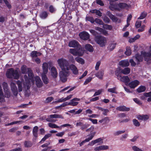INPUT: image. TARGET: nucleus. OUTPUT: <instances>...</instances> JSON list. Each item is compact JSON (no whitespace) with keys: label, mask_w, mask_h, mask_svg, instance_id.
Wrapping results in <instances>:
<instances>
[{"label":"nucleus","mask_w":151,"mask_h":151,"mask_svg":"<svg viewBox=\"0 0 151 151\" xmlns=\"http://www.w3.org/2000/svg\"><path fill=\"white\" fill-rule=\"evenodd\" d=\"M57 62L61 70L59 73V76L61 81L64 82L67 80V77L69 75L70 69L74 74H76V67L74 65H69L68 61L65 59L61 58L58 59Z\"/></svg>","instance_id":"1"},{"label":"nucleus","mask_w":151,"mask_h":151,"mask_svg":"<svg viewBox=\"0 0 151 151\" xmlns=\"http://www.w3.org/2000/svg\"><path fill=\"white\" fill-rule=\"evenodd\" d=\"M27 73L29 78L27 75H24L23 77L22 76L20 77L21 81L18 80L16 82L19 92L23 91L26 94H28L29 92V89L31 86L30 80L34 76L30 68H28Z\"/></svg>","instance_id":"2"},{"label":"nucleus","mask_w":151,"mask_h":151,"mask_svg":"<svg viewBox=\"0 0 151 151\" xmlns=\"http://www.w3.org/2000/svg\"><path fill=\"white\" fill-rule=\"evenodd\" d=\"M6 76L9 78H13L15 79H18L19 77L18 71L14 70L13 68L8 69L6 73Z\"/></svg>","instance_id":"3"},{"label":"nucleus","mask_w":151,"mask_h":151,"mask_svg":"<svg viewBox=\"0 0 151 151\" xmlns=\"http://www.w3.org/2000/svg\"><path fill=\"white\" fill-rule=\"evenodd\" d=\"M84 52V50L78 42L76 41V56H82Z\"/></svg>","instance_id":"4"},{"label":"nucleus","mask_w":151,"mask_h":151,"mask_svg":"<svg viewBox=\"0 0 151 151\" xmlns=\"http://www.w3.org/2000/svg\"><path fill=\"white\" fill-rule=\"evenodd\" d=\"M96 41L101 47L105 46L107 43L106 38L101 36L97 37L96 39Z\"/></svg>","instance_id":"5"},{"label":"nucleus","mask_w":151,"mask_h":151,"mask_svg":"<svg viewBox=\"0 0 151 151\" xmlns=\"http://www.w3.org/2000/svg\"><path fill=\"white\" fill-rule=\"evenodd\" d=\"M49 118H46V120L48 122H55L56 120H52L51 119L52 118H61L63 119V117L61 115L58 114H51L49 116Z\"/></svg>","instance_id":"6"},{"label":"nucleus","mask_w":151,"mask_h":151,"mask_svg":"<svg viewBox=\"0 0 151 151\" xmlns=\"http://www.w3.org/2000/svg\"><path fill=\"white\" fill-rule=\"evenodd\" d=\"M79 36L81 39L85 40L89 39L90 37L89 33L86 31H83L80 33Z\"/></svg>","instance_id":"7"},{"label":"nucleus","mask_w":151,"mask_h":151,"mask_svg":"<svg viewBox=\"0 0 151 151\" xmlns=\"http://www.w3.org/2000/svg\"><path fill=\"white\" fill-rule=\"evenodd\" d=\"M10 85L11 90L14 95L17 96L18 94V91L19 92L18 88H17L15 84L13 82H11Z\"/></svg>","instance_id":"8"},{"label":"nucleus","mask_w":151,"mask_h":151,"mask_svg":"<svg viewBox=\"0 0 151 151\" xmlns=\"http://www.w3.org/2000/svg\"><path fill=\"white\" fill-rule=\"evenodd\" d=\"M150 52H144L142 54L144 56L145 60L149 61L151 60V44L149 47Z\"/></svg>","instance_id":"9"},{"label":"nucleus","mask_w":151,"mask_h":151,"mask_svg":"<svg viewBox=\"0 0 151 151\" xmlns=\"http://www.w3.org/2000/svg\"><path fill=\"white\" fill-rule=\"evenodd\" d=\"M117 77V79L125 83H128L130 81V79L127 76H125L122 77L119 74H116Z\"/></svg>","instance_id":"10"},{"label":"nucleus","mask_w":151,"mask_h":151,"mask_svg":"<svg viewBox=\"0 0 151 151\" xmlns=\"http://www.w3.org/2000/svg\"><path fill=\"white\" fill-rule=\"evenodd\" d=\"M108 15L113 22L119 23L121 22L120 19L112 14L110 12H108Z\"/></svg>","instance_id":"11"},{"label":"nucleus","mask_w":151,"mask_h":151,"mask_svg":"<svg viewBox=\"0 0 151 151\" xmlns=\"http://www.w3.org/2000/svg\"><path fill=\"white\" fill-rule=\"evenodd\" d=\"M35 81L37 87L40 88L42 86L43 83L39 76H36L35 77Z\"/></svg>","instance_id":"12"},{"label":"nucleus","mask_w":151,"mask_h":151,"mask_svg":"<svg viewBox=\"0 0 151 151\" xmlns=\"http://www.w3.org/2000/svg\"><path fill=\"white\" fill-rule=\"evenodd\" d=\"M96 133V132H94L92 133L91 134V136L88 138H87L84 140L82 141L81 143L79 144L80 146H82L85 143L89 142L90 140H91L93 138L94 135Z\"/></svg>","instance_id":"13"},{"label":"nucleus","mask_w":151,"mask_h":151,"mask_svg":"<svg viewBox=\"0 0 151 151\" xmlns=\"http://www.w3.org/2000/svg\"><path fill=\"white\" fill-rule=\"evenodd\" d=\"M142 52L141 53L142 55L137 54L135 55V58L136 59V61L137 64L139 63L140 62L142 61L143 59L142 56L144 57V55L142 54H143V52Z\"/></svg>","instance_id":"14"},{"label":"nucleus","mask_w":151,"mask_h":151,"mask_svg":"<svg viewBox=\"0 0 151 151\" xmlns=\"http://www.w3.org/2000/svg\"><path fill=\"white\" fill-rule=\"evenodd\" d=\"M139 82L137 80L133 81L129 84V86L132 88H134L136 87L139 84Z\"/></svg>","instance_id":"15"},{"label":"nucleus","mask_w":151,"mask_h":151,"mask_svg":"<svg viewBox=\"0 0 151 151\" xmlns=\"http://www.w3.org/2000/svg\"><path fill=\"white\" fill-rule=\"evenodd\" d=\"M149 118V116L147 115H139L137 116V118L138 119L142 121H146Z\"/></svg>","instance_id":"16"},{"label":"nucleus","mask_w":151,"mask_h":151,"mask_svg":"<svg viewBox=\"0 0 151 151\" xmlns=\"http://www.w3.org/2000/svg\"><path fill=\"white\" fill-rule=\"evenodd\" d=\"M119 64L122 67H125L128 66L129 65V63L128 60H125L119 62Z\"/></svg>","instance_id":"17"},{"label":"nucleus","mask_w":151,"mask_h":151,"mask_svg":"<svg viewBox=\"0 0 151 151\" xmlns=\"http://www.w3.org/2000/svg\"><path fill=\"white\" fill-rule=\"evenodd\" d=\"M51 74L52 76L54 78H56L58 76V72L56 68L54 67L51 68Z\"/></svg>","instance_id":"18"},{"label":"nucleus","mask_w":151,"mask_h":151,"mask_svg":"<svg viewBox=\"0 0 151 151\" xmlns=\"http://www.w3.org/2000/svg\"><path fill=\"white\" fill-rule=\"evenodd\" d=\"M116 109L122 111H128L130 110L129 108L126 107L125 106H120L116 108Z\"/></svg>","instance_id":"19"},{"label":"nucleus","mask_w":151,"mask_h":151,"mask_svg":"<svg viewBox=\"0 0 151 151\" xmlns=\"http://www.w3.org/2000/svg\"><path fill=\"white\" fill-rule=\"evenodd\" d=\"M84 48L86 50L90 52H92L94 50L92 46L90 44H86L84 46Z\"/></svg>","instance_id":"20"},{"label":"nucleus","mask_w":151,"mask_h":151,"mask_svg":"<svg viewBox=\"0 0 151 151\" xmlns=\"http://www.w3.org/2000/svg\"><path fill=\"white\" fill-rule=\"evenodd\" d=\"M48 65L46 63H44L42 65V69L43 72L42 74H46L47 73L48 70Z\"/></svg>","instance_id":"21"},{"label":"nucleus","mask_w":151,"mask_h":151,"mask_svg":"<svg viewBox=\"0 0 151 151\" xmlns=\"http://www.w3.org/2000/svg\"><path fill=\"white\" fill-rule=\"evenodd\" d=\"M104 74V71L102 70H100L96 74L95 76L100 79H102Z\"/></svg>","instance_id":"22"},{"label":"nucleus","mask_w":151,"mask_h":151,"mask_svg":"<svg viewBox=\"0 0 151 151\" xmlns=\"http://www.w3.org/2000/svg\"><path fill=\"white\" fill-rule=\"evenodd\" d=\"M26 66L25 65H23L20 68V70L21 73L23 74L26 75L27 72V69Z\"/></svg>","instance_id":"23"},{"label":"nucleus","mask_w":151,"mask_h":151,"mask_svg":"<svg viewBox=\"0 0 151 151\" xmlns=\"http://www.w3.org/2000/svg\"><path fill=\"white\" fill-rule=\"evenodd\" d=\"M41 54V53L36 51H33L31 53V56L32 57V59L35 58L36 57L40 55Z\"/></svg>","instance_id":"24"},{"label":"nucleus","mask_w":151,"mask_h":151,"mask_svg":"<svg viewBox=\"0 0 151 151\" xmlns=\"http://www.w3.org/2000/svg\"><path fill=\"white\" fill-rule=\"evenodd\" d=\"M38 127L37 126H36L34 127L32 130V134L33 135L35 138H37L38 136Z\"/></svg>","instance_id":"25"},{"label":"nucleus","mask_w":151,"mask_h":151,"mask_svg":"<svg viewBox=\"0 0 151 151\" xmlns=\"http://www.w3.org/2000/svg\"><path fill=\"white\" fill-rule=\"evenodd\" d=\"M130 69L127 67L122 70L121 72L124 75H127L130 73Z\"/></svg>","instance_id":"26"},{"label":"nucleus","mask_w":151,"mask_h":151,"mask_svg":"<svg viewBox=\"0 0 151 151\" xmlns=\"http://www.w3.org/2000/svg\"><path fill=\"white\" fill-rule=\"evenodd\" d=\"M42 79L45 84H47L49 82V80L45 74H42Z\"/></svg>","instance_id":"27"},{"label":"nucleus","mask_w":151,"mask_h":151,"mask_svg":"<svg viewBox=\"0 0 151 151\" xmlns=\"http://www.w3.org/2000/svg\"><path fill=\"white\" fill-rule=\"evenodd\" d=\"M146 87L144 86H140L137 89V91L139 93L143 92L145 91Z\"/></svg>","instance_id":"28"},{"label":"nucleus","mask_w":151,"mask_h":151,"mask_svg":"<svg viewBox=\"0 0 151 151\" xmlns=\"http://www.w3.org/2000/svg\"><path fill=\"white\" fill-rule=\"evenodd\" d=\"M116 45V43L114 42L110 43L108 47L110 51L112 50L115 48Z\"/></svg>","instance_id":"29"},{"label":"nucleus","mask_w":151,"mask_h":151,"mask_svg":"<svg viewBox=\"0 0 151 151\" xmlns=\"http://www.w3.org/2000/svg\"><path fill=\"white\" fill-rule=\"evenodd\" d=\"M118 6L122 9L127 8L128 7V5L125 3L121 2L119 4Z\"/></svg>","instance_id":"30"},{"label":"nucleus","mask_w":151,"mask_h":151,"mask_svg":"<svg viewBox=\"0 0 151 151\" xmlns=\"http://www.w3.org/2000/svg\"><path fill=\"white\" fill-rule=\"evenodd\" d=\"M76 61L82 65L84 64L85 63V61L84 59L80 57L76 58Z\"/></svg>","instance_id":"31"},{"label":"nucleus","mask_w":151,"mask_h":151,"mask_svg":"<svg viewBox=\"0 0 151 151\" xmlns=\"http://www.w3.org/2000/svg\"><path fill=\"white\" fill-rule=\"evenodd\" d=\"M24 145L25 147H29L32 146V144L30 141H26L24 142Z\"/></svg>","instance_id":"32"},{"label":"nucleus","mask_w":151,"mask_h":151,"mask_svg":"<svg viewBox=\"0 0 151 151\" xmlns=\"http://www.w3.org/2000/svg\"><path fill=\"white\" fill-rule=\"evenodd\" d=\"M108 91L113 93L116 94L117 92H116V87L113 88H109L107 90Z\"/></svg>","instance_id":"33"},{"label":"nucleus","mask_w":151,"mask_h":151,"mask_svg":"<svg viewBox=\"0 0 151 151\" xmlns=\"http://www.w3.org/2000/svg\"><path fill=\"white\" fill-rule=\"evenodd\" d=\"M48 126L52 128H59L60 129H61V128H60V127L57 125L56 124L51 123H49Z\"/></svg>","instance_id":"34"},{"label":"nucleus","mask_w":151,"mask_h":151,"mask_svg":"<svg viewBox=\"0 0 151 151\" xmlns=\"http://www.w3.org/2000/svg\"><path fill=\"white\" fill-rule=\"evenodd\" d=\"M147 14V13L146 12H143L141 14L140 17H138V19H144L146 17Z\"/></svg>","instance_id":"35"},{"label":"nucleus","mask_w":151,"mask_h":151,"mask_svg":"<svg viewBox=\"0 0 151 151\" xmlns=\"http://www.w3.org/2000/svg\"><path fill=\"white\" fill-rule=\"evenodd\" d=\"M52 134H49L45 135L44 137L42 138L40 142H44L46 139H48L49 137H50Z\"/></svg>","instance_id":"36"},{"label":"nucleus","mask_w":151,"mask_h":151,"mask_svg":"<svg viewBox=\"0 0 151 151\" xmlns=\"http://www.w3.org/2000/svg\"><path fill=\"white\" fill-rule=\"evenodd\" d=\"M103 27L104 29H108L110 30H111L112 28V26L111 25L107 24H103Z\"/></svg>","instance_id":"37"},{"label":"nucleus","mask_w":151,"mask_h":151,"mask_svg":"<svg viewBox=\"0 0 151 151\" xmlns=\"http://www.w3.org/2000/svg\"><path fill=\"white\" fill-rule=\"evenodd\" d=\"M86 21H89L92 23H93L94 22V20L92 17L87 16L86 17Z\"/></svg>","instance_id":"38"},{"label":"nucleus","mask_w":151,"mask_h":151,"mask_svg":"<svg viewBox=\"0 0 151 151\" xmlns=\"http://www.w3.org/2000/svg\"><path fill=\"white\" fill-rule=\"evenodd\" d=\"M68 46L70 47H76V41L74 40L70 41L69 43Z\"/></svg>","instance_id":"39"},{"label":"nucleus","mask_w":151,"mask_h":151,"mask_svg":"<svg viewBox=\"0 0 151 151\" xmlns=\"http://www.w3.org/2000/svg\"><path fill=\"white\" fill-rule=\"evenodd\" d=\"M126 51L125 52V54L128 56L130 55L131 54L130 48L129 47H126Z\"/></svg>","instance_id":"40"},{"label":"nucleus","mask_w":151,"mask_h":151,"mask_svg":"<svg viewBox=\"0 0 151 151\" xmlns=\"http://www.w3.org/2000/svg\"><path fill=\"white\" fill-rule=\"evenodd\" d=\"M142 22L139 20L137 21L135 23V26L136 28H138L141 26Z\"/></svg>","instance_id":"41"},{"label":"nucleus","mask_w":151,"mask_h":151,"mask_svg":"<svg viewBox=\"0 0 151 151\" xmlns=\"http://www.w3.org/2000/svg\"><path fill=\"white\" fill-rule=\"evenodd\" d=\"M125 131L124 130H121V131H118L116 132H115L114 134V135L115 136H118L119 134H122L125 132Z\"/></svg>","instance_id":"42"},{"label":"nucleus","mask_w":151,"mask_h":151,"mask_svg":"<svg viewBox=\"0 0 151 151\" xmlns=\"http://www.w3.org/2000/svg\"><path fill=\"white\" fill-rule=\"evenodd\" d=\"M47 14L46 12H42L40 15L41 17L43 19H45L47 17Z\"/></svg>","instance_id":"43"},{"label":"nucleus","mask_w":151,"mask_h":151,"mask_svg":"<svg viewBox=\"0 0 151 151\" xmlns=\"http://www.w3.org/2000/svg\"><path fill=\"white\" fill-rule=\"evenodd\" d=\"M94 22L100 25H103L104 24L103 22L101 19L98 18H96L94 20Z\"/></svg>","instance_id":"44"},{"label":"nucleus","mask_w":151,"mask_h":151,"mask_svg":"<svg viewBox=\"0 0 151 151\" xmlns=\"http://www.w3.org/2000/svg\"><path fill=\"white\" fill-rule=\"evenodd\" d=\"M94 129V127L93 126H92L91 127L86 130V132H90V136H91V133H93L92 132L93 131Z\"/></svg>","instance_id":"45"},{"label":"nucleus","mask_w":151,"mask_h":151,"mask_svg":"<svg viewBox=\"0 0 151 151\" xmlns=\"http://www.w3.org/2000/svg\"><path fill=\"white\" fill-rule=\"evenodd\" d=\"M134 124L136 127H139L140 124L138 121L136 119H134L133 120Z\"/></svg>","instance_id":"46"},{"label":"nucleus","mask_w":151,"mask_h":151,"mask_svg":"<svg viewBox=\"0 0 151 151\" xmlns=\"http://www.w3.org/2000/svg\"><path fill=\"white\" fill-rule=\"evenodd\" d=\"M2 85L4 91H7L8 90H9L8 89V85L6 83L4 82Z\"/></svg>","instance_id":"47"},{"label":"nucleus","mask_w":151,"mask_h":151,"mask_svg":"<svg viewBox=\"0 0 151 151\" xmlns=\"http://www.w3.org/2000/svg\"><path fill=\"white\" fill-rule=\"evenodd\" d=\"M76 98H74L71 100L70 102L68 103L70 104L69 105L75 106H76Z\"/></svg>","instance_id":"48"},{"label":"nucleus","mask_w":151,"mask_h":151,"mask_svg":"<svg viewBox=\"0 0 151 151\" xmlns=\"http://www.w3.org/2000/svg\"><path fill=\"white\" fill-rule=\"evenodd\" d=\"M103 20L105 23H109L110 21L109 19L106 16L103 18Z\"/></svg>","instance_id":"49"},{"label":"nucleus","mask_w":151,"mask_h":151,"mask_svg":"<svg viewBox=\"0 0 151 151\" xmlns=\"http://www.w3.org/2000/svg\"><path fill=\"white\" fill-rule=\"evenodd\" d=\"M92 79V78L91 77H89L87 78L84 83V85H86L87 84L91 81Z\"/></svg>","instance_id":"50"},{"label":"nucleus","mask_w":151,"mask_h":151,"mask_svg":"<svg viewBox=\"0 0 151 151\" xmlns=\"http://www.w3.org/2000/svg\"><path fill=\"white\" fill-rule=\"evenodd\" d=\"M132 149L134 151H143L141 149L139 148L136 146H133Z\"/></svg>","instance_id":"51"},{"label":"nucleus","mask_w":151,"mask_h":151,"mask_svg":"<svg viewBox=\"0 0 151 151\" xmlns=\"http://www.w3.org/2000/svg\"><path fill=\"white\" fill-rule=\"evenodd\" d=\"M89 126V125L88 124H83L82 127H81V129L82 130H84L88 127Z\"/></svg>","instance_id":"52"},{"label":"nucleus","mask_w":151,"mask_h":151,"mask_svg":"<svg viewBox=\"0 0 151 151\" xmlns=\"http://www.w3.org/2000/svg\"><path fill=\"white\" fill-rule=\"evenodd\" d=\"M69 52L73 55H76V49L75 48L70 49L69 50Z\"/></svg>","instance_id":"53"},{"label":"nucleus","mask_w":151,"mask_h":151,"mask_svg":"<svg viewBox=\"0 0 151 151\" xmlns=\"http://www.w3.org/2000/svg\"><path fill=\"white\" fill-rule=\"evenodd\" d=\"M145 26V25H142L141 27L138 29V32H141L144 31Z\"/></svg>","instance_id":"54"},{"label":"nucleus","mask_w":151,"mask_h":151,"mask_svg":"<svg viewBox=\"0 0 151 151\" xmlns=\"http://www.w3.org/2000/svg\"><path fill=\"white\" fill-rule=\"evenodd\" d=\"M101 64V62L100 61H98L97 62L96 64V65L95 67V69L96 70H98L99 69V67Z\"/></svg>","instance_id":"55"},{"label":"nucleus","mask_w":151,"mask_h":151,"mask_svg":"<svg viewBox=\"0 0 151 151\" xmlns=\"http://www.w3.org/2000/svg\"><path fill=\"white\" fill-rule=\"evenodd\" d=\"M102 91V90L101 89H100L98 90L93 95V96H97L100 95Z\"/></svg>","instance_id":"56"},{"label":"nucleus","mask_w":151,"mask_h":151,"mask_svg":"<svg viewBox=\"0 0 151 151\" xmlns=\"http://www.w3.org/2000/svg\"><path fill=\"white\" fill-rule=\"evenodd\" d=\"M115 1H109V4L110 5H111L110 6H109V8L111 10H113V7L112 6H115V4L114 3H113V2H115Z\"/></svg>","instance_id":"57"},{"label":"nucleus","mask_w":151,"mask_h":151,"mask_svg":"<svg viewBox=\"0 0 151 151\" xmlns=\"http://www.w3.org/2000/svg\"><path fill=\"white\" fill-rule=\"evenodd\" d=\"M134 101L139 105H141L142 104L141 102L137 98H134L133 99Z\"/></svg>","instance_id":"58"},{"label":"nucleus","mask_w":151,"mask_h":151,"mask_svg":"<svg viewBox=\"0 0 151 151\" xmlns=\"http://www.w3.org/2000/svg\"><path fill=\"white\" fill-rule=\"evenodd\" d=\"M129 62L130 63L131 65L132 66H135L136 65V63L132 59L129 60Z\"/></svg>","instance_id":"59"},{"label":"nucleus","mask_w":151,"mask_h":151,"mask_svg":"<svg viewBox=\"0 0 151 151\" xmlns=\"http://www.w3.org/2000/svg\"><path fill=\"white\" fill-rule=\"evenodd\" d=\"M53 99V98L52 97H47L46 100V102L47 103H49L51 102Z\"/></svg>","instance_id":"60"},{"label":"nucleus","mask_w":151,"mask_h":151,"mask_svg":"<svg viewBox=\"0 0 151 151\" xmlns=\"http://www.w3.org/2000/svg\"><path fill=\"white\" fill-rule=\"evenodd\" d=\"M6 93V94H5V97L9 98L10 96V92L9 91V90H8L7 91H4Z\"/></svg>","instance_id":"61"},{"label":"nucleus","mask_w":151,"mask_h":151,"mask_svg":"<svg viewBox=\"0 0 151 151\" xmlns=\"http://www.w3.org/2000/svg\"><path fill=\"white\" fill-rule=\"evenodd\" d=\"M101 150H104L109 149V147L106 145L101 146Z\"/></svg>","instance_id":"62"},{"label":"nucleus","mask_w":151,"mask_h":151,"mask_svg":"<svg viewBox=\"0 0 151 151\" xmlns=\"http://www.w3.org/2000/svg\"><path fill=\"white\" fill-rule=\"evenodd\" d=\"M5 3L6 5V6L9 8H10L11 7V6L7 0H3Z\"/></svg>","instance_id":"63"},{"label":"nucleus","mask_w":151,"mask_h":151,"mask_svg":"<svg viewBox=\"0 0 151 151\" xmlns=\"http://www.w3.org/2000/svg\"><path fill=\"white\" fill-rule=\"evenodd\" d=\"M22 151V148L21 147H19L17 148L14 149L12 150H10V151Z\"/></svg>","instance_id":"64"}]
</instances>
